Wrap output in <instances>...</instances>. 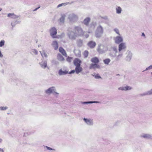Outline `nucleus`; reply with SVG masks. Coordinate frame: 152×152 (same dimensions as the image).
<instances>
[{"label": "nucleus", "instance_id": "1", "mask_svg": "<svg viewBox=\"0 0 152 152\" xmlns=\"http://www.w3.org/2000/svg\"><path fill=\"white\" fill-rule=\"evenodd\" d=\"M104 31L103 27L101 24H99L97 26L95 31V37L97 38L101 37L104 33Z\"/></svg>", "mask_w": 152, "mask_h": 152}, {"label": "nucleus", "instance_id": "2", "mask_svg": "<svg viewBox=\"0 0 152 152\" xmlns=\"http://www.w3.org/2000/svg\"><path fill=\"white\" fill-rule=\"evenodd\" d=\"M45 92L46 94L49 95L52 94L56 97H57L59 95V93L56 92V89L54 86L49 88L45 90Z\"/></svg>", "mask_w": 152, "mask_h": 152}, {"label": "nucleus", "instance_id": "3", "mask_svg": "<svg viewBox=\"0 0 152 152\" xmlns=\"http://www.w3.org/2000/svg\"><path fill=\"white\" fill-rule=\"evenodd\" d=\"M67 31V35L69 38L71 40H75L77 37L72 28H69Z\"/></svg>", "mask_w": 152, "mask_h": 152}, {"label": "nucleus", "instance_id": "4", "mask_svg": "<svg viewBox=\"0 0 152 152\" xmlns=\"http://www.w3.org/2000/svg\"><path fill=\"white\" fill-rule=\"evenodd\" d=\"M67 18L70 22L72 23H74L77 21L78 17L76 14L74 13H71L68 15Z\"/></svg>", "mask_w": 152, "mask_h": 152}, {"label": "nucleus", "instance_id": "5", "mask_svg": "<svg viewBox=\"0 0 152 152\" xmlns=\"http://www.w3.org/2000/svg\"><path fill=\"white\" fill-rule=\"evenodd\" d=\"M77 37L83 35V31L82 28L79 26H75L72 29Z\"/></svg>", "mask_w": 152, "mask_h": 152}, {"label": "nucleus", "instance_id": "6", "mask_svg": "<svg viewBox=\"0 0 152 152\" xmlns=\"http://www.w3.org/2000/svg\"><path fill=\"white\" fill-rule=\"evenodd\" d=\"M108 50V46L106 45H103L100 44L98 45L97 48L98 51L101 54L104 53Z\"/></svg>", "mask_w": 152, "mask_h": 152}, {"label": "nucleus", "instance_id": "7", "mask_svg": "<svg viewBox=\"0 0 152 152\" xmlns=\"http://www.w3.org/2000/svg\"><path fill=\"white\" fill-rule=\"evenodd\" d=\"M126 48V44L125 42H122L118 45V52H124Z\"/></svg>", "mask_w": 152, "mask_h": 152}, {"label": "nucleus", "instance_id": "8", "mask_svg": "<svg viewBox=\"0 0 152 152\" xmlns=\"http://www.w3.org/2000/svg\"><path fill=\"white\" fill-rule=\"evenodd\" d=\"M83 120L86 124L88 126H92L94 125V121L93 119L84 118H83Z\"/></svg>", "mask_w": 152, "mask_h": 152}, {"label": "nucleus", "instance_id": "9", "mask_svg": "<svg viewBox=\"0 0 152 152\" xmlns=\"http://www.w3.org/2000/svg\"><path fill=\"white\" fill-rule=\"evenodd\" d=\"M114 40L116 43L119 44L122 42L123 39V37L121 36V35H119L115 37L114 38Z\"/></svg>", "mask_w": 152, "mask_h": 152}, {"label": "nucleus", "instance_id": "10", "mask_svg": "<svg viewBox=\"0 0 152 152\" xmlns=\"http://www.w3.org/2000/svg\"><path fill=\"white\" fill-rule=\"evenodd\" d=\"M50 35L53 37L57 33V30L54 27H52L50 30Z\"/></svg>", "mask_w": 152, "mask_h": 152}, {"label": "nucleus", "instance_id": "11", "mask_svg": "<svg viewBox=\"0 0 152 152\" xmlns=\"http://www.w3.org/2000/svg\"><path fill=\"white\" fill-rule=\"evenodd\" d=\"M88 46L91 48H94L96 45V42L93 41H90L87 44Z\"/></svg>", "mask_w": 152, "mask_h": 152}, {"label": "nucleus", "instance_id": "12", "mask_svg": "<svg viewBox=\"0 0 152 152\" xmlns=\"http://www.w3.org/2000/svg\"><path fill=\"white\" fill-rule=\"evenodd\" d=\"M100 66L96 63L93 64H91L90 65V66L89 67V69H100Z\"/></svg>", "mask_w": 152, "mask_h": 152}, {"label": "nucleus", "instance_id": "13", "mask_svg": "<svg viewBox=\"0 0 152 152\" xmlns=\"http://www.w3.org/2000/svg\"><path fill=\"white\" fill-rule=\"evenodd\" d=\"M140 137L145 139H152V135L150 134H143L140 136Z\"/></svg>", "mask_w": 152, "mask_h": 152}, {"label": "nucleus", "instance_id": "14", "mask_svg": "<svg viewBox=\"0 0 152 152\" xmlns=\"http://www.w3.org/2000/svg\"><path fill=\"white\" fill-rule=\"evenodd\" d=\"M39 64L40 65L41 67L44 69L47 67L46 61H43L39 63Z\"/></svg>", "mask_w": 152, "mask_h": 152}, {"label": "nucleus", "instance_id": "15", "mask_svg": "<svg viewBox=\"0 0 152 152\" xmlns=\"http://www.w3.org/2000/svg\"><path fill=\"white\" fill-rule=\"evenodd\" d=\"M7 17L13 19H16L19 18L20 16L16 15L14 13H10L8 14Z\"/></svg>", "mask_w": 152, "mask_h": 152}, {"label": "nucleus", "instance_id": "16", "mask_svg": "<svg viewBox=\"0 0 152 152\" xmlns=\"http://www.w3.org/2000/svg\"><path fill=\"white\" fill-rule=\"evenodd\" d=\"M132 89L131 87L129 86H122L118 88V89L122 91H127L129 90Z\"/></svg>", "mask_w": 152, "mask_h": 152}, {"label": "nucleus", "instance_id": "17", "mask_svg": "<svg viewBox=\"0 0 152 152\" xmlns=\"http://www.w3.org/2000/svg\"><path fill=\"white\" fill-rule=\"evenodd\" d=\"M58 74L59 75H62L66 74L68 73V71L64 69H60L58 72Z\"/></svg>", "mask_w": 152, "mask_h": 152}, {"label": "nucleus", "instance_id": "18", "mask_svg": "<svg viewBox=\"0 0 152 152\" xmlns=\"http://www.w3.org/2000/svg\"><path fill=\"white\" fill-rule=\"evenodd\" d=\"M81 62L80 60L78 58H75L74 61V64L76 66H80Z\"/></svg>", "mask_w": 152, "mask_h": 152}, {"label": "nucleus", "instance_id": "19", "mask_svg": "<svg viewBox=\"0 0 152 152\" xmlns=\"http://www.w3.org/2000/svg\"><path fill=\"white\" fill-rule=\"evenodd\" d=\"M91 20L90 18L89 17H87L85 18L83 22V23L86 26H88Z\"/></svg>", "mask_w": 152, "mask_h": 152}, {"label": "nucleus", "instance_id": "20", "mask_svg": "<svg viewBox=\"0 0 152 152\" xmlns=\"http://www.w3.org/2000/svg\"><path fill=\"white\" fill-rule=\"evenodd\" d=\"M75 72L76 73L78 74L80 73L83 70V69L82 67L80 66H77L75 68Z\"/></svg>", "mask_w": 152, "mask_h": 152}, {"label": "nucleus", "instance_id": "21", "mask_svg": "<svg viewBox=\"0 0 152 152\" xmlns=\"http://www.w3.org/2000/svg\"><path fill=\"white\" fill-rule=\"evenodd\" d=\"M123 52H119L118 54L116 56V61H118L120 60L123 57Z\"/></svg>", "mask_w": 152, "mask_h": 152}, {"label": "nucleus", "instance_id": "22", "mask_svg": "<svg viewBox=\"0 0 152 152\" xmlns=\"http://www.w3.org/2000/svg\"><path fill=\"white\" fill-rule=\"evenodd\" d=\"M152 95V88L150 90L146 91L141 94L142 96Z\"/></svg>", "mask_w": 152, "mask_h": 152}, {"label": "nucleus", "instance_id": "23", "mask_svg": "<svg viewBox=\"0 0 152 152\" xmlns=\"http://www.w3.org/2000/svg\"><path fill=\"white\" fill-rule=\"evenodd\" d=\"M52 45L55 50L57 49L58 48V44L56 41H53L52 44Z\"/></svg>", "mask_w": 152, "mask_h": 152}, {"label": "nucleus", "instance_id": "24", "mask_svg": "<svg viewBox=\"0 0 152 152\" xmlns=\"http://www.w3.org/2000/svg\"><path fill=\"white\" fill-rule=\"evenodd\" d=\"M132 56V53L130 51H129L128 52L127 55L126 57V60L129 61H130L131 59Z\"/></svg>", "mask_w": 152, "mask_h": 152}, {"label": "nucleus", "instance_id": "25", "mask_svg": "<svg viewBox=\"0 0 152 152\" xmlns=\"http://www.w3.org/2000/svg\"><path fill=\"white\" fill-rule=\"evenodd\" d=\"M116 13L118 14L121 13L122 11V9L120 6H117L115 8Z\"/></svg>", "mask_w": 152, "mask_h": 152}, {"label": "nucleus", "instance_id": "26", "mask_svg": "<svg viewBox=\"0 0 152 152\" xmlns=\"http://www.w3.org/2000/svg\"><path fill=\"white\" fill-rule=\"evenodd\" d=\"M59 51L63 55L66 57L67 54L65 50L62 48L60 47L59 48Z\"/></svg>", "mask_w": 152, "mask_h": 152}, {"label": "nucleus", "instance_id": "27", "mask_svg": "<svg viewBox=\"0 0 152 152\" xmlns=\"http://www.w3.org/2000/svg\"><path fill=\"white\" fill-rule=\"evenodd\" d=\"M66 15L65 14H63L61 15V16L59 19L60 22L62 23H64Z\"/></svg>", "mask_w": 152, "mask_h": 152}, {"label": "nucleus", "instance_id": "28", "mask_svg": "<svg viewBox=\"0 0 152 152\" xmlns=\"http://www.w3.org/2000/svg\"><path fill=\"white\" fill-rule=\"evenodd\" d=\"M100 102L98 101H89V102H82L81 103L84 104H92L94 103H99Z\"/></svg>", "mask_w": 152, "mask_h": 152}, {"label": "nucleus", "instance_id": "29", "mask_svg": "<svg viewBox=\"0 0 152 152\" xmlns=\"http://www.w3.org/2000/svg\"><path fill=\"white\" fill-rule=\"evenodd\" d=\"M91 61L95 63H97L99 62V61L98 58L96 57L92 58L91 60Z\"/></svg>", "mask_w": 152, "mask_h": 152}, {"label": "nucleus", "instance_id": "30", "mask_svg": "<svg viewBox=\"0 0 152 152\" xmlns=\"http://www.w3.org/2000/svg\"><path fill=\"white\" fill-rule=\"evenodd\" d=\"M110 59L109 58L105 59L103 61L105 65H108L110 63Z\"/></svg>", "mask_w": 152, "mask_h": 152}, {"label": "nucleus", "instance_id": "31", "mask_svg": "<svg viewBox=\"0 0 152 152\" xmlns=\"http://www.w3.org/2000/svg\"><path fill=\"white\" fill-rule=\"evenodd\" d=\"M77 43L78 47H81L83 45V41L80 39H78L77 41Z\"/></svg>", "mask_w": 152, "mask_h": 152}, {"label": "nucleus", "instance_id": "32", "mask_svg": "<svg viewBox=\"0 0 152 152\" xmlns=\"http://www.w3.org/2000/svg\"><path fill=\"white\" fill-rule=\"evenodd\" d=\"M20 21H18V20H15L14 21H12L11 23V25L12 26V27L15 26L16 25L20 23Z\"/></svg>", "mask_w": 152, "mask_h": 152}, {"label": "nucleus", "instance_id": "33", "mask_svg": "<svg viewBox=\"0 0 152 152\" xmlns=\"http://www.w3.org/2000/svg\"><path fill=\"white\" fill-rule=\"evenodd\" d=\"M57 57L58 59L60 61H63L64 60V58L60 54H58Z\"/></svg>", "mask_w": 152, "mask_h": 152}, {"label": "nucleus", "instance_id": "34", "mask_svg": "<svg viewBox=\"0 0 152 152\" xmlns=\"http://www.w3.org/2000/svg\"><path fill=\"white\" fill-rule=\"evenodd\" d=\"M110 52H114L115 53H117L118 50L117 48L115 46H113L111 47L110 50Z\"/></svg>", "mask_w": 152, "mask_h": 152}, {"label": "nucleus", "instance_id": "35", "mask_svg": "<svg viewBox=\"0 0 152 152\" xmlns=\"http://www.w3.org/2000/svg\"><path fill=\"white\" fill-rule=\"evenodd\" d=\"M117 53L114 52H111L109 53V55L111 57L114 58L116 56Z\"/></svg>", "mask_w": 152, "mask_h": 152}, {"label": "nucleus", "instance_id": "36", "mask_svg": "<svg viewBox=\"0 0 152 152\" xmlns=\"http://www.w3.org/2000/svg\"><path fill=\"white\" fill-rule=\"evenodd\" d=\"M92 75L95 77L96 79H99L101 78V77L99 75V74L94 73L92 74Z\"/></svg>", "mask_w": 152, "mask_h": 152}, {"label": "nucleus", "instance_id": "37", "mask_svg": "<svg viewBox=\"0 0 152 152\" xmlns=\"http://www.w3.org/2000/svg\"><path fill=\"white\" fill-rule=\"evenodd\" d=\"M74 53L77 56H79L80 55V52L78 50H75L74 51Z\"/></svg>", "mask_w": 152, "mask_h": 152}, {"label": "nucleus", "instance_id": "38", "mask_svg": "<svg viewBox=\"0 0 152 152\" xmlns=\"http://www.w3.org/2000/svg\"><path fill=\"white\" fill-rule=\"evenodd\" d=\"M96 25V22H92L91 25V27L92 28L93 30H94Z\"/></svg>", "mask_w": 152, "mask_h": 152}, {"label": "nucleus", "instance_id": "39", "mask_svg": "<svg viewBox=\"0 0 152 152\" xmlns=\"http://www.w3.org/2000/svg\"><path fill=\"white\" fill-rule=\"evenodd\" d=\"M40 52L41 56L43 57H47V54L43 51L42 52H41L40 51Z\"/></svg>", "mask_w": 152, "mask_h": 152}, {"label": "nucleus", "instance_id": "40", "mask_svg": "<svg viewBox=\"0 0 152 152\" xmlns=\"http://www.w3.org/2000/svg\"><path fill=\"white\" fill-rule=\"evenodd\" d=\"M113 30L118 35H121L120 34L118 28H115Z\"/></svg>", "mask_w": 152, "mask_h": 152}, {"label": "nucleus", "instance_id": "41", "mask_svg": "<svg viewBox=\"0 0 152 152\" xmlns=\"http://www.w3.org/2000/svg\"><path fill=\"white\" fill-rule=\"evenodd\" d=\"M8 107L6 106H1L0 107V110L2 111L5 110H7L8 109Z\"/></svg>", "mask_w": 152, "mask_h": 152}, {"label": "nucleus", "instance_id": "42", "mask_svg": "<svg viewBox=\"0 0 152 152\" xmlns=\"http://www.w3.org/2000/svg\"><path fill=\"white\" fill-rule=\"evenodd\" d=\"M88 51H87V50L85 51L83 53V55H84V57L87 58L88 56Z\"/></svg>", "mask_w": 152, "mask_h": 152}, {"label": "nucleus", "instance_id": "43", "mask_svg": "<svg viewBox=\"0 0 152 152\" xmlns=\"http://www.w3.org/2000/svg\"><path fill=\"white\" fill-rule=\"evenodd\" d=\"M5 41L4 40H2L0 42V47H2L4 45Z\"/></svg>", "mask_w": 152, "mask_h": 152}, {"label": "nucleus", "instance_id": "44", "mask_svg": "<svg viewBox=\"0 0 152 152\" xmlns=\"http://www.w3.org/2000/svg\"><path fill=\"white\" fill-rule=\"evenodd\" d=\"M83 36L84 37L86 38H88L89 36V34L87 33L86 32H84L83 34Z\"/></svg>", "mask_w": 152, "mask_h": 152}, {"label": "nucleus", "instance_id": "45", "mask_svg": "<svg viewBox=\"0 0 152 152\" xmlns=\"http://www.w3.org/2000/svg\"><path fill=\"white\" fill-rule=\"evenodd\" d=\"M151 69H152V65H150L149 66L146 68V69L145 70L143 71V72H144L145 71H147V70H150Z\"/></svg>", "mask_w": 152, "mask_h": 152}, {"label": "nucleus", "instance_id": "46", "mask_svg": "<svg viewBox=\"0 0 152 152\" xmlns=\"http://www.w3.org/2000/svg\"><path fill=\"white\" fill-rule=\"evenodd\" d=\"M72 59V58L68 57L66 58V60L67 61H68L69 62H70L71 61Z\"/></svg>", "mask_w": 152, "mask_h": 152}, {"label": "nucleus", "instance_id": "47", "mask_svg": "<svg viewBox=\"0 0 152 152\" xmlns=\"http://www.w3.org/2000/svg\"><path fill=\"white\" fill-rule=\"evenodd\" d=\"M32 52L33 53H34V54H35L36 55L38 53V51L37 50H35V49L33 50Z\"/></svg>", "mask_w": 152, "mask_h": 152}, {"label": "nucleus", "instance_id": "48", "mask_svg": "<svg viewBox=\"0 0 152 152\" xmlns=\"http://www.w3.org/2000/svg\"><path fill=\"white\" fill-rule=\"evenodd\" d=\"M64 4L66 5V4L65 3L60 4L57 6V7H61L63 5H64Z\"/></svg>", "mask_w": 152, "mask_h": 152}, {"label": "nucleus", "instance_id": "49", "mask_svg": "<svg viewBox=\"0 0 152 152\" xmlns=\"http://www.w3.org/2000/svg\"><path fill=\"white\" fill-rule=\"evenodd\" d=\"M75 72V70H73L71 71L70 72H69L68 73L69 74H72V73H74Z\"/></svg>", "mask_w": 152, "mask_h": 152}, {"label": "nucleus", "instance_id": "50", "mask_svg": "<svg viewBox=\"0 0 152 152\" xmlns=\"http://www.w3.org/2000/svg\"><path fill=\"white\" fill-rule=\"evenodd\" d=\"M46 147L47 148L48 150H54V149H53L49 147H48L47 146H46Z\"/></svg>", "mask_w": 152, "mask_h": 152}, {"label": "nucleus", "instance_id": "51", "mask_svg": "<svg viewBox=\"0 0 152 152\" xmlns=\"http://www.w3.org/2000/svg\"><path fill=\"white\" fill-rule=\"evenodd\" d=\"M0 152H4V150L3 148H0Z\"/></svg>", "mask_w": 152, "mask_h": 152}, {"label": "nucleus", "instance_id": "52", "mask_svg": "<svg viewBox=\"0 0 152 152\" xmlns=\"http://www.w3.org/2000/svg\"><path fill=\"white\" fill-rule=\"evenodd\" d=\"M3 56V55L2 54L1 51L0 50V57H2Z\"/></svg>", "mask_w": 152, "mask_h": 152}, {"label": "nucleus", "instance_id": "53", "mask_svg": "<svg viewBox=\"0 0 152 152\" xmlns=\"http://www.w3.org/2000/svg\"><path fill=\"white\" fill-rule=\"evenodd\" d=\"M88 33H92V31L91 30H88V31L87 32Z\"/></svg>", "mask_w": 152, "mask_h": 152}, {"label": "nucleus", "instance_id": "54", "mask_svg": "<svg viewBox=\"0 0 152 152\" xmlns=\"http://www.w3.org/2000/svg\"><path fill=\"white\" fill-rule=\"evenodd\" d=\"M40 7H38V8H36L34 10V11H36L37 10V9H38Z\"/></svg>", "mask_w": 152, "mask_h": 152}, {"label": "nucleus", "instance_id": "55", "mask_svg": "<svg viewBox=\"0 0 152 152\" xmlns=\"http://www.w3.org/2000/svg\"><path fill=\"white\" fill-rule=\"evenodd\" d=\"M3 142V140L1 138H0V143H1Z\"/></svg>", "mask_w": 152, "mask_h": 152}, {"label": "nucleus", "instance_id": "56", "mask_svg": "<svg viewBox=\"0 0 152 152\" xmlns=\"http://www.w3.org/2000/svg\"><path fill=\"white\" fill-rule=\"evenodd\" d=\"M103 18L105 19H107V16H105V17H104V18Z\"/></svg>", "mask_w": 152, "mask_h": 152}, {"label": "nucleus", "instance_id": "57", "mask_svg": "<svg viewBox=\"0 0 152 152\" xmlns=\"http://www.w3.org/2000/svg\"><path fill=\"white\" fill-rule=\"evenodd\" d=\"M142 36L145 37V34L144 33H142Z\"/></svg>", "mask_w": 152, "mask_h": 152}, {"label": "nucleus", "instance_id": "58", "mask_svg": "<svg viewBox=\"0 0 152 152\" xmlns=\"http://www.w3.org/2000/svg\"><path fill=\"white\" fill-rule=\"evenodd\" d=\"M151 75H152V72L151 73Z\"/></svg>", "mask_w": 152, "mask_h": 152}]
</instances>
